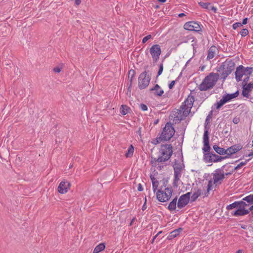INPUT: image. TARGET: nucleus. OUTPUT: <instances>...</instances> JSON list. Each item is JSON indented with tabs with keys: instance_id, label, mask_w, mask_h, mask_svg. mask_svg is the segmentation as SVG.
Masks as SVG:
<instances>
[{
	"instance_id": "f257e3e1",
	"label": "nucleus",
	"mask_w": 253,
	"mask_h": 253,
	"mask_svg": "<svg viewBox=\"0 0 253 253\" xmlns=\"http://www.w3.org/2000/svg\"><path fill=\"white\" fill-rule=\"evenodd\" d=\"M226 168L229 169L231 168V167L228 165H224L221 168L216 169L214 171L213 173V178L209 180L208 183L207 188L208 192L212 190L214 186L220 184L225 175H229L232 174L233 171H229V172L226 171L227 170Z\"/></svg>"
},
{
	"instance_id": "f03ea898",
	"label": "nucleus",
	"mask_w": 253,
	"mask_h": 253,
	"mask_svg": "<svg viewBox=\"0 0 253 253\" xmlns=\"http://www.w3.org/2000/svg\"><path fill=\"white\" fill-rule=\"evenodd\" d=\"M190 195L191 193L188 192L181 195L178 199L176 197H175L169 203L168 209L171 212L175 211H179L189 203Z\"/></svg>"
},
{
	"instance_id": "7ed1b4c3",
	"label": "nucleus",
	"mask_w": 253,
	"mask_h": 253,
	"mask_svg": "<svg viewBox=\"0 0 253 253\" xmlns=\"http://www.w3.org/2000/svg\"><path fill=\"white\" fill-rule=\"evenodd\" d=\"M194 98L192 96H189L181 106L176 113V118L178 120H183L189 114L193 105Z\"/></svg>"
},
{
	"instance_id": "20e7f679",
	"label": "nucleus",
	"mask_w": 253,
	"mask_h": 253,
	"mask_svg": "<svg viewBox=\"0 0 253 253\" xmlns=\"http://www.w3.org/2000/svg\"><path fill=\"white\" fill-rule=\"evenodd\" d=\"M217 73H211L207 76L202 82L199 85V89L201 91H206L213 88L219 79Z\"/></svg>"
},
{
	"instance_id": "39448f33",
	"label": "nucleus",
	"mask_w": 253,
	"mask_h": 253,
	"mask_svg": "<svg viewBox=\"0 0 253 253\" xmlns=\"http://www.w3.org/2000/svg\"><path fill=\"white\" fill-rule=\"evenodd\" d=\"M173 193L171 187H161L156 193L157 199L160 202H166L169 200Z\"/></svg>"
},
{
	"instance_id": "423d86ee",
	"label": "nucleus",
	"mask_w": 253,
	"mask_h": 253,
	"mask_svg": "<svg viewBox=\"0 0 253 253\" xmlns=\"http://www.w3.org/2000/svg\"><path fill=\"white\" fill-rule=\"evenodd\" d=\"M175 130L170 123H167L164 127L163 131L159 137L157 138V143L162 140L168 141L174 135Z\"/></svg>"
},
{
	"instance_id": "0eeeda50",
	"label": "nucleus",
	"mask_w": 253,
	"mask_h": 253,
	"mask_svg": "<svg viewBox=\"0 0 253 253\" xmlns=\"http://www.w3.org/2000/svg\"><path fill=\"white\" fill-rule=\"evenodd\" d=\"M172 147L171 145H164L161 146L160 152L161 156L157 159L158 162H163L168 161L172 153Z\"/></svg>"
},
{
	"instance_id": "6e6552de",
	"label": "nucleus",
	"mask_w": 253,
	"mask_h": 253,
	"mask_svg": "<svg viewBox=\"0 0 253 253\" xmlns=\"http://www.w3.org/2000/svg\"><path fill=\"white\" fill-rule=\"evenodd\" d=\"M253 72V67H245L243 65H240L237 67L235 71V79L239 82L242 80L244 75L250 76Z\"/></svg>"
},
{
	"instance_id": "1a4fd4ad",
	"label": "nucleus",
	"mask_w": 253,
	"mask_h": 253,
	"mask_svg": "<svg viewBox=\"0 0 253 253\" xmlns=\"http://www.w3.org/2000/svg\"><path fill=\"white\" fill-rule=\"evenodd\" d=\"M224 159L225 157H222L210 152L204 153V159L206 163H216L221 162Z\"/></svg>"
},
{
	"instance_id": "9d476101",
	"label": "nucleus",
	"mask_w": 253,
	"mask_h": 253,
	"mask_svg": "<svg viewBox=\"0 0 253 253\" xmlns=\"http://www.w3.org/2000/svg\"><path fill=\"white\" fill-rule=\"evenodd\" d=\"M150 78L146 71L142 73L138 78V86L140 89L146 88L149 84Z\"/></svg>"
},
{
	"instance_id": "9b49d317",
	"label": "nucleus",
	"mask_w": 253,
	"mask_h": 253,
	"mask_svg": "<svg viewBox=\"0 0 253 253\" xmlns=\"http://www.w3.org/2000/svg\"><path fill=\"white\" fill-rule=\"evenodd\" d=\"M153 60L154 62H157L160 58L161 54V47L159 44H154L152 45L149 50Z\"/></svg>"
},
{
	"instance_id": "f8f14e48",
	"label": "nucleus",
	"mask_w": 253,
	"mask_h": 253,
	"mask_svg": "<svg viewBox=\"0 0 253 253\" xmlns=\"http://www.w3.org/2000/svg\"><path fill=\"white\" fill-rule=\"evenodd\" d=\"M248 205L243 201L242 204L240 205L238 208H237V210L233 212H232V215L234 216H238L248 214L250 212V211L246 209V207Z\"/></svg>"
},
{
	"instance_id": "ddd939ff",
	"label": "nucleus",
	"mask_w": 253,
	"mask_h": 253,
	"mask_svg": "<svg viewBox=\"0 0 253 253\" xmlns=\"http://www.w3.org/2000/svg\"><path fill=\"white\" fill-rule=\"evenodd\" d=\"M184 28L186 30L192 31L197 32L201 30V27L199 23L194 21H189L186 22L184 25Z\"/></svg>"
},
{
	"instance_id": "4468645a",
	"label": "nucleus",
	"mask_w": 253,
	"mask_h": 253,
	"mask_svg": "<svg viewBox=\"0 0 253 253\" xmlns=\"http://www.w3.org/2000/svg\"><path fill=\"white\" fill-rule=\"evenodd\" d=\"M253 88V82L249 84H243L242 95L246 98H249L250 95V92Z\"/></svg>"
},
{
	"instance_id": "2eb2a0df",
	"label": "nucleus",
	"mask_w": 253,
	"mask_h": 253,
	"mask_svg": "<svg viewBox=\"0 0 253 253\" xmlns=\"http://www.w3.org/2000/svg\"><path fill=\"white\" fill-rule=\"evenodd\" d=\"M204 147L203 150L204 153H210V146L209 144V137L208 135V131H205L203 136Z\"/></svg>"
},
{
	"instance_id": "dca6fc26",
	"label": "nucleus",
	"mask_w": 253,
	"mask_h": 253,
	"mask_svg": "<svg viewBox=\"0 0 253 253\" xmlns=\"http://www.w3.org/2000/svg\"><path fill=\"white\" fill-rule=\"evenodd\" d=\"M184 168V164L181 157L178 158L177 160H175L173 164V169L174 171L181 172Z\"/></svg>"
},
{
	"instance_id": "f3484780",
	"label": "nucleus",
	"mask_w": 253,
	"mask_h": 253,
	"mask_svg": "<svg viewBox=\"0 0 253 253\" xmlns=\"http://www.w3.org/2000/svg\"><path fill=\"white\" fill-rule=\"evenodd\" d=\"M70 186V183L65 181H61L58 187V191L61 194L67 192Z\"/></svg>"
},
{
	"instance_id": "a211bd4d",
	"label": "nucleus",
	"mask_w": 253,
	"mask_h": 253,
	"mask_svg": "<svg viewBox=\"0 0 253 253\" xmlns=\"http://www.w3.org/2000/svg\"><path fill=\"white\" fill-rule=\"evenodd\" d=\"M150 91L155 96H162L164 94V90L158 84L150 89Z\"/></svg>"
},
{
	"instance_id": "6ab92c4d",
	"label": "nucleus",
	"mask_w": 253,
	"mask_h": 253,
	"mask_svg": "<svg viewBox=\"0 0 253 253\" xmlns=\"http://www.w3.org/2000/svg\"><path fill=\"white\" fill-rule=\"evenodd\" d=\"M198 4L203 8L210 10L211 9L214 12H216L217 8L211 5V3L210 2H204L202 1H200L198 2Z\"/></svg>"
},
{
	"instance_id": "aec40b11",
	"label": "nucleus",
	"mask_w": 253,
	"mask_h": 253,
	"mask_svg": "<svg viewBox=\"0 0 253 253\" xmlns=\"http://www.w3.org/2000/svg\"><path fill=\"white\" fill-rule=\"evenodd\" d=\"M241 149L239 146L233 145L226 149V154L231 155L234 154Z\"/></svg>"
},
{
	"instance_id": "412c9836",
	"label": "nucleus",
	"mask_w": 253,
	"mask_h": 253,
	"mask_svg": "<svg viewBox=\"0 0 253 253\" xmlns=\"http://www.w3.org/2000/svg\"><path fill=\"white\" fill-rule=\"evenodd\" d=\"M217 50V49L215 46H211L209 49L207 59L211 60L214 57Z\"/></svg>"
},
{
	"instance_id": "4be33fe9",
	"label": "nucleus",
	"mask_w": 253,
	"mask_h": 253,
	"mask_svg": "<svg viewBox=\"0 0 253 253\" xmlns=\"http://www.w3.org/2000/svg\"><path fill=\"white\" fill-rule=\"evenodd\" d=\"M150 178L152 183L153 191L154 193H156L159 185V181L155 178L154 176L151 175Z\"/></svg>"
},
{
	"instance_id": "5701e85b",
	"label": "nucleus",
	"mask_w": 253,
	"mask_h": 253,
	"mask_svg": "<svg viewBox=\"0 0 253 253\" xmlns=\"http://www.w3.org/2000/svg\"><path fill=\"white\" fill-rule=\"evenodd\" d=\"M181 176V172L174 171V180L173 184L174 186H177L180 182V178Z\"/></svg>"
},
{
	"instance_id": "b1692460",
	"label": "nucleus",
	"mask_w": 253,
	"mask_h": 253,
	"mask_svg": "<svg viewBox=\"0 0 253 253\" xmlns=\"http://www.w3.org/2000/svg\"><path fill=\"white\" fill-rule=\"evenodd\" d=\"M243 201H236L234 203H232L231 204H230L229 205H227L226 207V209L227 210H231L234 208H238V207L240 206L241 204H242Z\"/></svg>"
},
{
	"instance_id": "393cba45",
	"label": "nucleus",
	"mask_w": 253,
	"mask_h": 253,
	"mask_svg": "<svg viewBox=\"0 0 253 253\" xmlns=\"http://www.w3.org/2000/svg\"><path fill=\"white\" fill-rule=\"evenodd\" d=\"M182 230V229L181 228H179L178 229H175L173 230V231L171 232L169 235L168 237V239L169 240L172 239L176 237L177 236H178L180 231Z\"/></svg>"
},
{
	"instance_id": "a878e982",
	"label": "nucleus",
	"mask_w": 253,
	"mask_h": 253,
	"mask_svg": "<svg viewBox=\"0 0 253 253\" xmlns=\"http://www.w3.org/2000/svg\"><path fill=\"white\" fill-rule=\"evenodd\" d=\"M226 102H227V100L225 98L224 96H223L222 98L219 101H217L216 103H215L214 104V106L217 109H219L221 107H222Z\"/></svg>"
},
{
	"instance_id": "bb28decb",
	"label": "nucleus",
	"mask_w": 253,
	"mask_h": 253,
	"mask_svg": "<svg viewBox=\"0 0 253 253\" xmlns=\"http://www.w3.org/2000/svg\"><path fill=\"white\" fill-rule=\"evenodd\" d=\"M239 95V91H237L231 94H227L223 95L225 98L227 100V102L231 100L232 99L236 98Z\"/></svg>"
},
{
	"instance_id": "cd10ccee",
	"label": "nucleus",
	"mask_w": 253,
	"mask_h": 253,
	"mask_svg": "<svg viewBox=\"0 0 253 253\" xmlns=\"http://www.w3.org/2000/svg\"><path fill=\"white\" fill-rule=\"evenodd\" d=\"M213 148L214 150L218 154L220 155H224L226 154V149H224L223 148L219 147L218 146L216 145H214L213 146Z\"/></svg>"
},
{
	"instance_id": "c85d7f7f",
	"label": "nucleus",
	"mask_w": 253,
	"mask_h": 253,
	"mask_svg": "<svg viewBox=\"0 0 253 253\" xmlns=\"http://www.w3.org/2000/svg\"><path fill=\"white\" fill-rule=\"evenodd\" d=\"M105 245L103 243H100L94 249L93 253H99L105 249Z\"/></svg>"
},
{
	"instance_id": "c756f323",
	"label": "nucleus",
	"mask_w": 253,
	"mask_h": 253,
	"mask_svg": "<svg viewBox=\"0 0 253 253\" xmlns=\"http://www.w3.org/2000/svg\"><path fill=\"white\" fill-rule=\"evenodd\" d=\"M134 153V147L131 145L128 148L125 156L126 158H130L132 156Z\"/></svg>"
},
{
	"instance_id": "7c9ffc66",
	"label": "nucleus",
	"mask_w": 253,
	"mask_h": 253,
	"mask_svg": "<svg viewBox=\"0 0 253 253\" xmlns=\"http://www.w3.org/2000/svg\"><path fill=\"white\" fill-rule=\"evenodd\" d=\"M202 194V190L198 189L196 191L194 192L192 196L191 199L192 201H195Z\"/></svg>"
},
{
	"instance_id": "2f4dec72",
	"label": "nucleus",
	"mask_w": 253,
	"mask_h": 253,
	"mask_svg": "<svg viewBox=\"0 0 253 253\" xmlns=\"http://www.w3.org/2000/svg\"><path fill=\"white\" fill-rule=\"evenodd\" d=\"M121 113L123 115H125L128 113V110H129V108L126 105H122L121 107Z\"/></svg>"
},
{
	"instance_id": "473e14b6",
	"label": "nucleus",
	"mask_w": 253,
	"mask_h": 253,
	"mask_svg": "<svg viewBox=\"0 0 253 253\" xmlns=\"http://www.w3.org/2000/svg\"><path fill=\"white\" fill-rule=\"evenodd\" d=\"M245 201L249 204H253V194L248 195L243 199V201Z\"/></svg>"
},
{
	"instance_id": "72a5a7b5",
	"label": "nucleus",
	"mask_w": 253,
	"mask_h": 253,
	"mask_svg": "<svg viewBox=\"0 0 253 253\" xmlns=\"http://www.w3.org/2000/svg\"><path fill=\"white\" fill-rule=\"evenodd\" d=\"M249 160H246L244 162H242L241 163H240L236 167H235L234 169H233L232 171H233V172L236 170H237L239 169H240L241 167H242L243 166L246 165L248 162L249 161Z\"/></svg>"
},
{
	"instance_id": "f704fd0d",
	"label": "nucleus",
	"mask_w": 253,
	"mask_h": 253,
	"mask_svg": "<svg viewBox=\"0 0 253 253\" xmlns=\"http://www.w3.org/2000/svg\"><path fill=\"white\" fill-rule=\"evenodd\" d=\"M249 32L247 29H243L240 32L242 37H245L249 34Z\"/></svg>"
},
{
	"instance_id": "c9c22d12",
	"label": "nucleus",
	"mask_w": 253,
	"mask_h": 253,
	"mask_svg": "<svg viewBox=\"0 0 253 253\" xmlns=\"http://www.w3.org/2000/svg\"><path fill=\"white\" fill-rule=\"evenodd\" d=\"M241 26H242V24L240 22H236V23H234L232 26L233 29L234 30H235L237 28H238V27H240Z\"/></svg>"
},
{
	"instance_id": "e433bc0d",
	"label": "nucleus",
	"mask_w": 253,
	"mask_h": 253,
	"mask_svg": "<svg viewBox=\"0 0 253 253\" xmlns=\"http://www.w3.org/2000/svg\"><path fill=\"white\" fill-rule=\"evenodd\" d=\"M134 74H135V72H134V71L133 70H130V71H129V72H128V77H129V76H131L130 82H132V80L133 77L134 76Z\"/></svg>"
},
{
	"instance_id": "4c0bfd02",
	"label": "nucleus",
	"mask_w": 253,
	"mask_h": 253,
	"mask_svg": "<svg viewBox=\"0 0 253 253\" xmlns=\"http://www.w3.org/2000/svg\"><path fill=\"white\" fill-rule=\"evenodd\" d=\"M151 37H152L151 35H148L146 36V37L143 38V39H142V42L143 43L146 42L148 40H149V39H150L151 38Z\"/></svg>"
},
{
	"instance_id": "58836bf2",
	"label": "nucleus",
	"mask_w": 253,
	"mask_h": 253,
	"mask_svg": "<svg viewBox=\"0 0 253 253\" xmlns=\"http://www.w3.org/2000/svg\"><path fill=\"white\" fill-rule=\"evenodd\" d=\"M140 108L143 111H145L148 110L147 106L145 104H141L140 105Z\"/></svg>"
},
{
	"instance_id": "ea45409f",
	"label": "nucleus",
	"mask_w": 253,
	"mask_h": 253,
	"mask_svg": "<svg viewBox=\"0 0 253 253\" xmlns=\"http://www.w3.org/2000/svg\"><path fill=\"white\" fill-rule=\"evenodd\" d=\"M163 66L162 64H161L160 65L159 69V71L158 72V75L160 76V75H161V74L163 72Z\"/></svg>"
},
{
	"instance_id": "a19ab883",
	"label": "nucleus",
	"mask_w": 253,
	"mask_h": 253,
	"mask_svg": "<svg viewBox=\"0 0 253 253\" xmlns=\"http://www.w3.org/2000/svg\"><path fill=\"white\" fill-rule=\"evenodd\" d=\"M246 76V78L244 80V81L243 82V83H242L243 84H247V82L249 80L250 76Z\"/></svg>"
},
{
	"instance_id": "79ce46f5",
	"label": "nucleus",
	"mask_w": 253,
	"mask_h": 253,
	"mask_svg": "<svg viewBox=\"0 0 253 253\" xmlns=\"http://www.w3.org/2000/svg\"><path fill=\"white\" fill-rule=\"evenodd\" d=\"M174 84H175V81H172V82H171V83L169 85V89L172 88V87H173Z\"/></svg>"
},
{
	"instance_id": "37998d69",
	"label": "nucleus",
	"mask_w": 253,
	"mask_h": 253,
	"mask_svg": "<svg viewBox=\"0 0 253 253\" xmlns=\"http://www.w3.org/2000/svg\"><path fill=\"white\" fill-rule=\"evenodd\" d=\"M137 190L138 191H142L143 190V188L142 187V185L139 183L138 185V186H137Z\"/></svg>"
},
{
	"instance_id": "c03bdc74",
	"label": "nucleus",
	"mask_w": 253,
	"mask_h": 253,
	"mask_svg": "<svg viewBox=\"0 0 253 253\" xmlns=\"http://www.w3.org/2000/svg\"><path fill=\"white\" fill-rule=\"evenodd\" d=\"M53 71L55 72V73H60L61 72V68L58 67H55L53 69Z\"/></svg>"
},
{
	"instance_id": "a18cd8bd",
	"label": "nucleus",
	"mask_w": 253,
	"mask_h": 253,
	"mask_svg": "<svg viewBox=\"0 0 253 253\" xmlns=\"http://www.w3.org/2000/svg\"><path fill=\"white\" fill-rule=\"evenodd\" d=\"M212 112L213 111L211 110L210 112L209 113V115L207 117V118H206V122L210 119V118L211 117V116L212 115Z\"/></svg>"
},
{
	"instance_id": "49530a36",
	"label": "nucleus",
	"mask_w": 253,
	"mask_h": 253,
	"mask_svg": "<svg viewBox=\"0 0 253 253\" xmlns=\"http://www.w3.org/2000/svg\"><path fill=\"white\" fill-rule=\"evenodd\" d=\"M248 18H244L243 19L242 23V25L246 24L248 23Z\"/></svg>"
},
{
	"instance_id": "de8ad7c7",
	"label": "nucleus",
	"mask_w": 253,
	"mask_h": 253,
	"mask_svg": "<svg viewBox=\"0 0 253 253\" xmlns=\"http://www.w3.org/2000/svg\"><path fill=\"white\" fill-rule=\"evenodd\" d=\"M162 232V231H160L153 238V240H152V242H154V241L155 240V239L157 238V237Z\"/></svg>"
},
{
	"instance_id": "09e8293b",
	"label": "nucleus",
	"mask_w": 253,
	"mask_h": 253,
	"mask_svg": "<svg viewBox=\"0 0 253 253\" xmlns=\"http://www.w3.org/2000/svg\"><path fill=\"white\" fill-rule=\"evenodd\" d=\"M249 211H251V215H252V216L253 217V205L252 206L250 209H249Z\"/></svg>"
},
{
	"instance_id": "8fccbe9b",
	"label": "nucleus",
	"mask_w": 253,
	"mask_h": 253,
	"mask_svg": "<svg viewBox=\"0 0 253 253\" xmlns=\"http://www.w3.org/2000/svg\"><path fill=\"white\" fill-rule=\"evenodd\" d=\"M81 2V0H75V3L76 5H79Z\"/></svg>"
},
{
	"instance_id": "3c124183",
	"label": "nucleus",
	"mask_w": 253,
	"mask_h": 253,
	"mask_svg": "<svg viewBox=\"0 0 253 253\" xmlns=\"http://www.w3.org/2000/svg\"><path fill=\"white\" fill-rule=\"evenodd\" d=\"M229 73H230V72H227L225 73V75H224V73H222V75L223 76V78H225L229 74Z\"/></svg>"
},
{
	"instance_id": "603ef678",
	"label": "nucleus",
	"mask_w": 253,
	"mask_h": 253,
	"mask_svg": "<svg viewBox=\"0 0 253 253\" xmlns=\"http://www.w3.org/2000/svg\"><path fill=\"white\" fill-rule=\"evenodd\" d=\"M184 16H185V14L184 13H181L178 14V16L179 17H182Z\"/></svg>"
},
{
	"instance_id": "864d4df0",
	"label": "nucleus",
	"mask_w": 253,
	"mask_h": 253,
	"mask_svg": "<svg viewBox=\"0 0 253 253\" xmlns=\"http://www.w3.org/2000/svg\"><path fill=\"white\" fill-rule=\"evenodd\" d=\"M148 197L149 199H151L153 197L152 195L150 192L148 195Z\"/></svg>"
},
{
	"instance_id": "5fc2aeb1",
	"label": "nucleus",
	"mask_w": 253,
	"mask_h": 253,
	"mask_svg": "<svg viewBox=\"0 0 253 253\" xmlns=\"http://www.w3.org/2000/svg\"><path fill=\"white\" fill-rule=\"evenodd\" d=\"M248 156H249V157L253 156V152H251V153H250L249 154V155H248Z\"/></svg>"
},
{
	"instance_id": "6e6d98bb",
	"label": "nucleus",
	"mask_w": 253,
	"mask_h": 253,
	"mask_svg": "<svg viewBox=\"0 0 253 253\" xmlns=\"http://www.w3.org/2000/svg\"><path fill=\"white\" fill-rule=\"evenodd\" d=\"M159 2L164 3L166 1V0H158Z\"/></svg>"
},
{
	"instance_id": "4d7b16f0",
	"label": "nucleus",
	"mask_w": 253,
	"mask_h": 253,
	"mask_svg": "<svg viewBox=\"0 0 253 253\" xmlns=\"http://www.w3.org/2000/svg\"><path fill=\"white\" fill-rule=\"evenodd\" d=\"M233 121V122H234L235 124H237V123H238V122H237V120L234 119Z\"/></svg>"
},
{
	"instance_id": "13d9d810",
	"label": "nucleus",
	"mask_w": 253,
	"mask_h": 253,
	"mask_svg": "<svg viewBox=\"0 0 253 253\" xmlns=\"http://www.w3.org/2000/svg\"><path fill=\"white\" fill-rule=\"evenodd\" d=\"M134 220H135V218H133L131 220V222H130V225H131V224H132V222L134 221Z\"/></svg>"
},
{
	"instance_id": "bf43d9fd",
	"label": "nucleus",
	"mask_w": 253,
	"mask_h": 253,
	"mask_svg": "<svg viewBox=\"0 0 253 253\" xmlns=\"http://www.w3.org/2000/svg\"><path fill=\"white\" fill-rule=\"evenodd\" d=\"M237 253H242V251L239 250L237 252Z\"/></svg>"
},
{
	"instance_id": "052dcab7",
	"label": "nucleus",
	"mask_w": 253,
	"mask_h": 253,
	"mask_svg": "<svg viewBox=\"0 0 253 253\" xmlns=\"http://www.w3.org/2000/svg\"><path fill=\"white\" fill-rule=\"evenodd\" d=\"M204 69H205V66H203V67H202L201 68V70L202 71H204Z\"/></svg>"
},
{
	"instance_id": "680f3d73",
	"label": "nucleus",
	"mask_w": 253,
	"mask_h": 253,
	"mask_svg": "<svg viewBox=\"0 0 253 253\" xmlns=\"http://www.w3.org/2000/svg\"><path fill=\"white\" fill-rule=\"evenodd\" d=\"M193 51L194 52L196 51V49L194 47H193Z\"/></svg>"
},
{
	"instance_id": "e2e57ef3",
	"label": "nucleus",
	"mask_w": 253,
	"mask_h": 253,
	"mask_svg": "<svg viewBox=\"0 0 253 253\" xmlns=\"http://www.w3.org/2000/svg\"><path fill=\"white\" fill-rule=\"evenodd\" d=\"M144 206H145V205H144L143 206V208H145ZM143 210H144V209H143Z\"/></svg>"
},
{
	"instance_id": "0e129e2a",
	"label": "nucleus",
	"mask_w": 253,
	"mask_h": 253,
	"mask_svg": "<svg viewBox=\"0 0 253 253\" xmlns=\"http://www.w3.org/2000/svg\"><path fill=\"white\" fill-rule=\"evenodd\" d=\"M242 228H244V229H245V226H243H243H242Z\"/></svg>"
},
{
	"instance_id": "69168bd1",
	"label": "nucleus",
	"mask_w": 253,
	"mask_h": 253,
	"mask_svg": "<svg viewBox=\"0 0 253 253\" xmlns=\"http://www.w3.org/2000/svg\"><path fill=\"white\" fill-rule=\"evenodd\" d=\"M145 202L146 201V197L145 198Z\"/></svg>"
}]
</instances>
